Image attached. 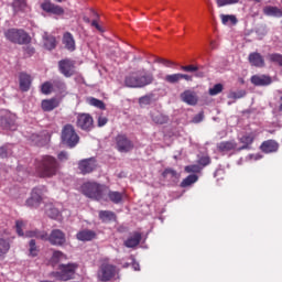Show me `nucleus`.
<instances>
[{"mask_svg": "<svg viewBox=\"0 0 282 282\" xmlns=\"http://www.w3.org/2000/svg\"><path fill=\"white\" fill-rule=\"evenodd\" d=\"M91 25H93L94 28H98V21L94 20V21L91 22Z\"/></svg>", "mask_w": 282, "mask_h": 282, "instance_id": "680f3d73", "label": "nucleus"}, {"mask_svg": "<svg viewBox=\"0 0 282 282\" xmlns=\"http://www.w3.org/2000/svg\"><path fill=\"white\" fill-rule=\"evenodd\" d=\"M77 127L83 131H91L94 129V118L89 113L77 115Z\"/></svg>", "mask_w": 282, "mask_h": 282, "instance_id": "9d476101", "label": "nucleus"}, {"mask_svg": "<svg viewBox=\"0 0 282 282\" xmlns=\"http://www.w3.org/2000/svg\"><path fill=\"white\" fill-rule=\"evenodd\" d=\"M109 120L107 119V117H102V116H99L98 117V127H105V124H107Z\"/></svg>", "mask_w": 282, "mask_h": 282, "instance_id": "864d4df0", "label": "nucleus"}, {"mask_svg": "<svg viewBox=\"0 0 282 282\" xmlns=\"http://www.w3.org/2000/svg\"><path fill=\"white\" fill-rule=\"evenodd\" d=\"M59 72L66 77L69 78L74 76V62L72 59H64L59 62Z\"/></svg>", "mask_w": 282, "mask_h": 282, "instance_id": "2eb2a0df", "label": "nucleus"}, {"mask_svg": "<svg viewBox=\"0 0 282 282\" xmlns=\"http://www.w3.org/2000/svg\"><path fill=\"white\" fill-rule=\"evenodd\" d=\"M251 83L257 87H267L268 85H272V77L268 75H253Z\"/></svg>", "mask_w": 282, "mask_h": 282, "instance_id": "dca6fc26", "label": "nucleus"}, {"mask_svg": "<svg viewBox=\"0 0 282 282\" xmlns=\"http://www.w3.org/2000/svg\"><path fill=\"white\" fill-rule=\"evenodd\" d=\"M54 88L55 91H57V94H59V96H67V85H65L64 82L57 80L54 83Z\"/></svg>", "mask_w": 282, "mask_h": 282, "instance_id": "473e14b6", "label": "nucleus"}, {"mask_svg": "<svg viewBox=\"0 0 282 282\" xmlns=\"http://www.w3.org/2000/svg\"><path fill=\"white\" fill-rule=\"evenodd\" d=\"M35 173L39 177H54L58 173V163L56 159L44 155L35 162Z\"/></svg>", "mask_w": 282, "mask_h": 282, "instance_id": "f257e3e1", "label": "nucleus"}, {"mask_svg": "<svg viewBox=\"0 0 282 282\" xmlns=\"http://www.w3.org/2000/svg\"><path fill=\"white\" fill-rule=\"evenodd\" d=\"M108 197L113 204H120L122 202V193L120 192H109Z\"/></svg>", "mask_w": 282, "mask_h": 282, "instance_id": "e433bc0d", "label": "nucleus"}, {"mask_svg": "<svg viewBox=\"0 0 282 282\" xmlns=\"http://www.w3.org/2000/svg\"><path fill=\"white\" fill-rule=\"evenodd\" d=\"M212 47L215 48V43L212 42Z\"/></svg>", "mask_w": 282, "mask_h": 282, "instance_id": "774afa93", "label": "nucleus"}, {"mask_svg": "<svg viewBox=\"0 0 282 282\" xmlns=\"http://www.w3.org/2000/svg\"><path fill=\"white\" fill-rule=\"evenodd\" d=\"M260 158H261V156H259V155H256V156H254V160H259Z\"/></svg>", "mask_w": 282, "mask_h": 282, "instance_id": "69168bd1", "label": "nucleus"}, {"mask_svg": "<svg viewBox=\"0 0 282 282\" xmlns=\"http://www.w3.org/2000/svg\"><path fill=\"white\" fill-rule=\"evenodd\" d=\"M116 276V267L109 263V260H102L100 268L97 273V278L99 281L107 282L111 281Z\"/></svg>", "mask_w": 282, "mask_h": 282, "instance_id": "423d86ee", "label": "nucleus"}, {"mask_svg": "<svg viewBox=\"0 0 282 282\" xmlns=\"http://www.w3.org/2000/svg\"><path fill=\"white\" fill-rule=\"evenodd\" d=\"M43 41H44V47L46 50H54V47H56V37L52 35H47V33H44Z\"/></svg>", "mask_w": 282, "mask_h": 282, "instance_id": "c756f323", "label": "nucleus"}, {"mask_svg": "<svg viewBox=\"0 0 282 282\" xmlns=\"http://www.w3.org/2000/svg\"><path fill=\"white\" fill-rule=\"evenodd\" d=\"M79 171L83 173V175H87V173H91L96 170V159H85L82 160L78 164Z\"/></svg>", "mask_w": 282, "mask_h": 282, "instance_id": "4468645a", "label": "nucleus"}, {"mask_svg": "<svg viewBox=\"0 0 282 282\" xmlns=\"http://www.w3.org/2000/svg\"><path fill=\"white\" fill-rule=\"evenodd\" d=\"M202 120H204V112H200L193 118V122L195 123L202 122Z\"/></svg>", "mask_w": 282, "mask_h": 282, "instance_id": "4d7b16f0", "label": "nucleus"}, {"mask_svg": "<svg viewBox=\"0 0 282 282\" xmlns=\"http://www.w3.org/2000/svg\"><path fill=\"white\" fill-rule=\"evenodd\" d=\"M62 43L68 52H74V50H76V40H74V35L69 32L64 33Z\"/></svg>", "mask_w": 282, "mask_h": 282, "instance_id": "a211bd4d", "label": "nucleus"}, {"mask_svg": "<svg viewBox=\"0 0 282 282\" xmlns=\"http://www.w3.org/2000/svg\"><path fill=\"white\" fill-rule=\"evenodd\" d=\"M184 79V80H193V77L189 76V75H186V74H181V80Z\"/></svg>", "mask_w": 282, "mask_h": 282, "instance_id": "bf43d9fd", "label": "nucleus"}, {"mask_svg": "<svg viewBox=\"0 0 282 282\" xmlns=\"http://www.w3.org/2000/svg\"><path fill=\"white\" fill-rule=\"evenodd\" d=\"M42 94H52V83L50 82H45L43 85H42Z\"/></svg>", "mask_w": 282, "mask_h": 282, "instance_id": "8fccbe9b", "label": "nucleus"}, {"mask_svg": "<svg viewBox=\"0 0 282 282\" xmlns=\"http://www.w3.org/2000/svg\"><path fill=\"white\" fill-rule=\"evenodd\" d=\"M58 160L63 161V160H67V152H61L58 154Z\"/></svg>", "mask_w": 282, "mask_h": 282, "instance_id": "13d9d810", "label": "nucleus"}, {"mask_svg": "<svg viewBox=\"0 0 282 282\" xmlns=\"http://www.w3.org/2000/svg\"><path fill=\"white\" fill-rule=\"evenodd\" d=\"M117 149L120 153H127L133 149V143L124 134H119L116 138Z\"/></svg>", "mask_w": 282, "mask_h": 282, "instance_id": "f8f14e48", "label": "nucleus"}, {"mask_svg": "<svg viewBox=\"0 0 282 282\" xmlns=\"http://www.w3.org/2000/svg\"><path fill=\"white\" fill-rule=\"evenodd\" d=\"M13 10L15 12H26L28 11V3L25 0H15L12 3Z\"/></svg>", "mask_w": 282, "mask_h": 282, "instance_id": "72a5a7b5", "label": "nucleus"}, {"mask_svg": "<svg viewBox=\"0 0 282 282\" xmlns=\"http://www.w3.org/2000/svg\"><path fill=\"white\" fill-rule=\"evenodd\" d=\"M218 8H224L226 6H234L235 3H239V0H216Z\"/></svg>", "mask_w": 282, "mask_h": 282, "instance_id": "37998d69", "label": "nucleus"}, {"mask_svg": "<svg viewBox=\"0 0 282 282\" xmlns=\"http://www.w3.org/2000/svg\"><path fill=\"white\" fill-rule=\"evenodd\" d=\"M66 260H67V256H65V253H63L62 251H54L51 258V263L52 265H56V263H61V261H66Z\"/></svg>", "mask_w": 282, "mask_h": 282, "instance_id": "7c9ffc66", "label": "nucleus"}, {"mask_svg": "<svg viewBox=\"0 0 282 282\" xmlns=\"http://www.w3.org/2000/svg\"><path fill=\"white\" fill-rule=\"evenodd\" d=\"M88 102L93 107H97L98 109H105V102H102L99 99H96V98L91 97V98H88Z\"/></svg>", "mask_w": 282, "mask_h": 282, "instance_id": "a19ab883", "label": "nucleus"}, {"mask_svg": "<svg viewBox=\"0 0 282 282\" xmlns=\"http://www.w3.org/2000/svg\"><path fill=\"white\" fill-rule=\"evenodd\" d=\"M263 12L267 17H275L278 19L282 17V9L279 7L268 6L263 9Z\"/></svg>", "mask_w": 282, "mask_h": 282, "instance_id": "bb28decb", "label": "nucleus"}, {"mask_svg": "<svg viewBox=\"0 0 282 282\" xmlns=\"http://www.w3.org/2000/svg\"><path fill=\"white\" fill-rule=\"evenodd\" d=\"M163 177L166 180H177V172L172 169H167L163 172Z\"/></svg>", "mask_w": 282, "mask_h": 282, "instance_id": "79ce46f5", "label": "nucleus"}, {"mask_svg": "<svg viewBox=\"0 0 282 282\" xmlns=\"http://www.w3.org/2000/svg\"><path fill=\"white\" fill-rule=\"evenodd\" d=\"M195 182H197V175L192 174L183 180V182L181 183V186L183 188H186V186H191V184H195Z\"/></svg>", "mask_w": 282, "mask_h": 282, "instance_id": "4c0bfd02", "label": "nucleus"}, {"mask_svg": "<svg viewBox=\"0 0 282 282\" xmlns=\"http://www.w3.org/2000/svg\"><path fill=\"white\" fill-rule=\"evenodd\" d=\"M269 59L271 63H278V65L282 66V55L281 54H270Z\"/></svg>", "mask_w": 282, "mask_h": 282, "instance_id": "de8ad7c7", "label": "nucleus"}, {"mask_svg": "<svg viewBox=\"0 0 282 282\" xmlns=\"http://www.w3.org/2000/svg\"><path fill=\"white\" fill-rule=\"evenodd\" d=\"M246 96V91H243V90H240V91H238V93H231L230 94V98H235V99H237V98H243Z\"/></svg>", "mask_w": 282, "mask_h": 282, "instance_id": "603ef678", "label": "nucleus"}, {"mask_svg": "<svg viewBox=\"0 0 282 282\" xmlns=\"http://www.w3.org/2000/svg\"><path fill=\"white\" fill-rule=\"evenodd\" d=\"M76 270H78L77 263H68V264H61L59 271L56 273V278L59 281H69V279H74V274H76Z\"/></svg>", "mask_w": 282, "mask_h": 282, "instance_id": "6e6552de", "label": "nucleus"}, {"mask_svg": "<svg viewBox=\"0 0 282 282\" xmlns=\"http://www.w3.org/2000/svg\"><path fill=\"white\" fill-rule=\"evenodd\" d=\"M78 241H91V239H96V232L89 230V229H84L76 235Z\"/></svg>", "mask_w": 282, "mask_h": 282, "instance_id": "5701e85b", "label": "nucleus"}, {"mask_svg": "<svg viewBox=\"0 0 282 282\" xmlns=\"http://www.w3.org/2000/svg\"><path fill=\"white\" fill-rule=\"evenodd\" d=\"M183 72H197V66L188 65V66H182Z\"/></svg>", "mask_w": 282, "mask_h": 282, "instance_id": "5fc2aeb1", "label": "nucleus"}, {"mask_svg": "<svg viewBox=\"0 0 282 282\" xmlns=\"http://www.w3.org/2000/svg\"><path fill=\"white\" fill-rule=\"evenodd\" d=\"M261 149H262L263 153H274L275 151L279 150V143H276V141H272V140L264 141L261 144Z\"/></svg>", "mask_w": 282, "mask_h": 282, "instance_id": "b1692460", "label": "nucleus"}, {"mask_svg": "<svg viewBox=\"0 0 282 282\" xmlns=\"http://www.w3.org/2000/svg\"><path fill=\"white\" fill-rule=\"evenodd\" d=\"M0 124L2 129H9V131L17 130V115L8 111L2 112V117L0 119Z\"/></svg>", "mask_w": 282, "mask_h": 282, "instance_id": "1a4fd4ad", "label": "nucleus"}, {"mask_svg": "<svg viewBox=\"0 0 282 282\" xmlns=\"http://www.w3.org/2000/svg\"><path fill=\"white\" fill-rule=\"evenodd\" d=\"M99 218L101 221H113L116 220V214L109 210H101L99 212Z\"/></svg>", "mask_w": 282, "mask_h": 282, "instance_id": "f704fd0d", "label": "nucleus"}, {"mask_svg": "<svg viewBox=\"0 0 282 282\" xmlns=\"http://www.w3.org/2000/svg\"><path fill=\"white\" fill-rule=\"evenodd\" d=\"M153 83V75L144 73V70H139L137 73H132L124 79L126 87H147V85H151Z\"/></svg>", "mask_w": 282, "mask_h": 282, "instance_id": "7ed1b4c3", "label": "nucleus"}, {"mask_svg": "<svg viewBox=\"0 0 282 282\" xmlns=\"http://www.w3.org/2000/svg\"><path fill=\"white\" fill-rule=\"evenodd\" d=\"M10 250V242H8L6 239L0 238V257H3Z\"/></svg>", "mask_w": 282, "mask_h": 282, "instance_id": "ea45409f", "label": "nucleus"}, {"mask_svg": "<svg viewBox=\"0 0 282 282\" xmlns=\"http://www.w3.org/2000/svg\"><path fill=\"white\" fill-rule=\"evenodd\" d=\"M132 268H133V270H134L135 272H139V270H140V263L133 262V263H132Z\"/></svg>", "mask_w": 282, "mask_h": 282, "instance_id": "052dcab7", "label": "nucleus"}, {"mask_svg": "<svg viewBox=\"0 0 282 282\" xmlns=\"http://www.w3.org/2000/svg\"><path fill=\"white\" fill-rule=\"evenodd\" d=\"M147 100H149V98L142 97V98L140 99V102H141V104H142V102H147Z\"/></svg>", "mask_w": 282, "mask_h": 282, "instance_id": "e2e57ef3", "label": "nucleus"}, {"mask_svg": "<svg viewBox=\"0 0 282 282\" xmlns=\"http://www.w3.org/2000/svg\"><path fill=\"white\" fill-rule=\"evenodd\" d=\"M43 202V187H35L32 189L31 197L26 199V206L36 208Z\"/></svg>", "mask_w": 282, "mask_h": 282, "instance_id": "9b49d317", "label": "nucleus"}, {"mask_svg": "<svg viewBox=\"0 0 282 282\" xmlns=\"http://www.w3.org/2000/svg\"><path fill=\"white\" fill-rule=\"evenodd\" d=\"M223 25H237V17L230 14H220Z\"/></svg>", "mask_w": 282, "mask_h": 282, "instance_id": "2f4dec72", "label": "nucleus"}, {"mask_svg": "<svg viewBox=\"0 0 282 282\" xmlns=\"http://www.w3.org/2000/svg\"><path fill=\"white\" fill-rule=\"evenodd\" d=\"M17 232L20 237H23V228H25V221L17 220L15 223Z\"/></svg>", "mask_w": 282, "mask_h": 282, "instance_id": "49530a36", "label": "nucleus"}, {"mask_svg": "<svg viewBox=\"0 0 282 282\" xmlns=\"http://www.w3.org/2000/svg\"><path fill=\"white\" fill-rule=\"evenodd\" d=\"M4 36L7 41H10V43H15L18 45H25L30 43V35L21 29H9L4 32Z\"/></svg>", "mask_w": 282, "mask_h": 282, "instance_id": "39448f33", "label": "nucleus"}, {"mask_svg": "<svg viewBox=\"0 0 282 282\" xmlns=\"http://www.w3.org/2000/svg\"><path fill=\"white\" fill-rule=\"evenodd\" d=\"M55 1H57V3H63V0H55Z\"/></svg>", "mask_w": 282, "mask_h": 282, "instance_id": "338daca9", "label": "nucleus"}, {"mask_svg": "<svg viewBox=\"0 0 282 282\" xmlns=\"http://www.w3.org/2000/svg\"><path fill=\"white\" fill-rule=\"evenodd\" d=\"M249 63H251L254 67H263L265 65L263 56H261L259 53H251L249 55Z\"/></svg>", "mask_w": 282, "mask_h": 282, "instance_id": "393cba45", "label": "nucleus"}, {"mask_svg": "<svg viewBox=\"0 0 282 282\" xmlns=\"http://www.w3.org/2000/svg\"><path fill=\"white\" fill-rule=\"evenodd\" d=\"M198 163L200 164V166H208V164H210V158L208 156H203L199 159Z\"/></svg>", "mask_w": 282, "mask_h": 282, "instance_id": "3c124183", "label": "nucleus"}, {"mask_svg": "<svg viewBox=\"0 0 282 282\" xmlns=\"http://www.w3.org/2000/svg\"><path fill=\"white\" fill-rule=\"evenodd\" d=\"M96 30H98L99 32H104V31H102V26H100V24H98V25L96 26Z\"/></svg>", "mask_w": 282, "mask_h": 282, "instance_id": "0e129e2a", "label": "nucleus"}, {"mask_svg": "<svg viewBox=\"0 0 282 282\" xmlns=\"http://www.w3.org/2000/svg\"><path fill=\"white\" fill-rule=\"evenodd\" d=\"M58 107V101L56 99H45L42 101L43 111H54Z\"/></svg>", "mask_w": 282, "mask_h": 282, "instance_id": "c85d7f7f", "label": "nucleus"}, {"mask_svg": "<svg viewBox=\"0 0 282 282\" xmlns=\"http://www.w3.org/2000/svg\"><path fill=\"white\" fill-rule=\"evenodd\" d=\"M202 169L203 166L197 164L185 166L186 173H199Z\"/></svg>", "mask_w": 282, "mask_h": 282, "instance_id": "a18cd8bd", "label": "nucleus"}, {"mask_svg": "<svg viewBox=\"0 0 282 282\" xmlns=\"http://www.w3.org/2000/svg\"><path fill=\"white\" fill-rule=\"evenodd\" d=\"M61 205L48 204L45 206L46 215L51 217V219H61V209H58Z\"/></svg>", "mask_w": 282, "mask_h": 282, "instance_id": "aec40b11", "label": "nucleus"}, {"mask_svg": "<svg viewBox=\"0 0 282 282\" xmlns=\"http://www.w3.org/2000/svg\"><path fill=\"white\" fill-rule=\"evenodd\" d=\"M62 141L67 147H75L78 144V134L76 133V130L74 129V126L66 124L62 130Z\"/></svg>", "mask_w": 282, "mask_h": 282, "instance_id": "0eeeda50", "label": "nucleus"}, {"mask_svg": "<svg viewBox=\"0 0 282 282\" xmlns=\"http://www.w3.org/2000/svg\"><path fill=\"white\" fill-rule=\"evenodd\" d=\"M10 155H12V145L11 144L0 148V158H2V159L10 158Z\"/></svg>", "mask_w": 282, "mask_h": 282, "instance_id": "58836bf2", "label": "nucleus"}, {"mask_svg": "<svg viewBox=\"0 0 282 282\" xmlns=\"http://www.w3.org/2000/svg\"><path fill=\"white\" fill-rule=\"evenodd\" d=\"M180 80H182V73H176V74H172V75H166L164 77V82L165 83H170L172 85H175V83H180Z\"/></svg>", "mask_w": 282, "mask_h": 282, "instance_id": "c9c22d12", "label": "nucleus"}, {"mask_svg": "<svg viewBox=\"0 0 282 282\" xmlns=\"http://www.w3.org/2000/svg\"><path fill=\"white\" fill-rule=\"evenodd\" d=\"M140 241H142V234L135 231L124 241V246L126 248H135Z\"/></svg>", "mask_w": 282, "mask_h": 282, "instance_id": "6ab92c4d", "label": "nucleus"}, {"mask_svg": "<svg viewBox=\"0 0 282 282\" xmlns=\"http://www.w3.org/2000/svg\"><path fill=\"white\" fill-rule=\"evenodd\" d=\"M254 138H257V134H254V132L246 133L240 137L239 140L243 145L238 149V151H242V149H248L249 144H252V142H254Z\"/></svg>", "mask_w": 282, "mask_h": 282, "instance_id": "4be33fe9", "label": "nucleus"}, {"mask_svg": "<svg viewBox=\"0 0 282 282\" xmlns=\"http://www.w3.org/2000/svg\"><path fill=\"white\" fill-rule=\"evenodd\" d=\"M151 118L153 122H155L156 124H165V122H169V117L164 116L162 112L158 110H154L151 113Z\"/></svg>", "mask_w": 282, "mask_h": 282, "instance_id": "cd10ccee", "label": "nucleus"}, {"mask_svg": "<svg viewBox=\"0 0 282 282\" xmlns=\"http://www.w3.org/2000/svg\"><path fill=\"white\" fill-rule=\"evenodd\" d=\"M217 149L218 151H220V153H230V151L237 150V142L235 141L220 142L218 143Z\"/></svg>", "mask_w": 282, "mask_h": 282, "instance_id": "412c9836", "label": "nucleus"}, {"mask_svg": "<svg viewBox=\"0 0 282 282\" xmlns=\"http://www.w3.org/2000/svg\"><path fill=\"white\" fill-rule=\"evenodd\" d=\"M224 91V86L221 84H216L213 88L209 89L210 96H217V94H221Z\"/></svg>", "mask_w": 282, "mask_h": 282, "instance_id": "c03bdc74", "label": "nucleus"}, {"mask_svg": "<svg viewBox=\"0 0 282 282\" xmlns=\"http://www.w3.org/2000/svg\"><path fill=\"white\" fill-rule=\"evenodd\" d=\"M41 8L44 12L54 14L55 17H63L65 14V10L61 6L54 4L52 2H43Z\"/></svg>", "mask_w": 282, "mask_h": 282, "instance_id": "ddd939ff", "label": "nucleus"}, {"mask_svg": "<svg viewBox=\"0 0 282 282\" xmlns=\"http://www.w3.org/2000/svg\"><path fill=\"white\" fill-rule=\"evenodd\" d=\"M26 237H35L42 239V241H50L52 246H63L66 241L65 234L61 229H55L47 236L45 231H29Z\"/></svg>", "mask_w": 282, "mask_h": 282, "instance_id": "f03ea898", "label": "nucleus"}, {"mask_svg": "<svg viewBox=\"0 0 282 282\" xmlns=\"http://www.w3.org/2000/svg\"><path fill=\"white\" fill-rule=\"evenodd\" d=\"M162 65L165 67H175V63L169 59H161Z\"/></svg>", "mask_w": 282, "mask_h": 282, "instance_id": "6e6d98bb", "label": "nucleus"}, {"mask_svg": "<svg viewBox=\"0 0 282 282\" xmlns=\"http://www.w3.org/2000/svg\"><path fill=\"white\" fill-rule=\"evenodd\" d=\"M19 83L21 91H30V87L32 86V76L28 75V73H21L19 75Z\"/></svg>", "mask_w": 282, "mask_h": 282, "instance_id": "f3484780", "label": "nucleus"}, {"mask_svg": "<svg viewBox=\"0 0 282 282\" xmlns=\"http://www.w3.org/2000/svg\"><path fill=\"white\" fill-rule=\"evenodd\" d=\"M181 98L183 102H186L187 105H197V96H195V93L191 90H185L181 95Z\"/></svg>", "mask_w": 282, "mask_h": 282, "instance_id": "a878e982", "label": "nucleus"}, {"mask_svg": "<svg viewBox=\"0 0 282 282\" xmlns=\"http://www.w3.org/2000/svg\"><path fill=\"white\" fill-rule=\"evenodd\" d=\"M82 193L90 199L102 202V199H105V194L107 193V186L94 182L84 183Z\"/></svg>", "mask_w": 282, "mask_h": 282, "instance_id": "20e7f679", "label": "nucleus"}, {"mask_svg": "<svg viewBox=\"0 0 282 282\" xmlns=\"http://www.w3.org/2000/svg\"><path fill=\"white\" fill-rule=\"evenodd\" d=\"M30 254H31V257H36V254H39V249H36L35 240L30 241Z\"/></svg>", "mask_w": 282, "mask_h": 282, "instance_id": "09e8293b", "label": "nucleus"}]
</instances>
